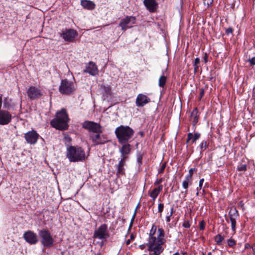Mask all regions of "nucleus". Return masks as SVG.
Instances as JSON below:
<instances>
[{
    "label": "nucleus",
    "mask_w": 255,
    "mask_h": 255,
    "mask_svg": "<svg viewBox=\"0 0 255 255\" xmlns=\"http://www.w3.org/2000/svg\"><path fill=\"white\" fill-rule=\"evenodd\" d=\"M194 72L196 73L199 69L198 65L193 64Z\"/></svg>",
    "instance_id": "864d4df0"
},
{
    "label": "nucleus",
    "mask_w": 255,
    "mask_h": 255,
    "mask_svg": "<svg viewBox=\"0 0 255 255\" xmlns=\"http://www.w3.org/2000/svg\"><path fill=\"white\" fill-rule=\"evenodd\" d=\"M76 90L75 84L67 79H63L61 81L59 87V92L66 95H69L73 93Z\"/></svg>",
    "instance_id": "39448f33"
},
{
    "label": "nucleus",
    "mask_w": 255,
    "mask_h": 255,
    "mask_svg": "<svg viewBox=\"0 0 255 255\" xmlns=\"http://www.w3.org/2000/svg\"><path fill=\"white\" fill-rule=\"evenodd\" d=\"M143 3L150 12H155L158 8V3L156 0H144Z\"/></svg>",
    "instance_id": "aec40b11"
},
{
    "label": "nucleus",
    "mask_w": 255,
    "mask_h": 255,
    "mask_svg": "<svg viewBox=\"0 0 255 255\" xmlns=\"http://www.w3.org/2000/svg\"><path fill=\"white\" fill-rule=\"evenodd\" d=\"M6 99L5 98L4 99V107L5 108H6Z\"/></svg>",
    "instance_id": "052dcab7"
},
{
    "label": "nucleus",
    "mask_w": 255,
    "mask_h": 255,
    "mask_svg": "<svg viewBox=\"0 0 255 255\" xmlns=\"http://www.w3.org/2000/svg\"><path fill=\"white\" fill-rule=\"evenodd\" d=\"M201 134L199 132H195L194 134H192L191 132H189L187 134V138L186 139V143H188L190 141L192 143H195L197 140H198L200 137Z\"/></svg>",
    "instance_id": "b1692460"
},
{
    "label": "nucleus",
    "mask_w": 255,
    "mask_h": 255,
    "mask_svg": "<svg viewBox=\"0 0 255 255\" xmlns=\"http://www.w3.org/2000/svg\"><path fill=\"white\" fill-rule=\"evenodd\" d=\"M38 234L41 238V243L44 247L50 248L53 246L54 240L48 230H41L39 231Z\"/></svg>",
    "instance_id": "423d86ee"
},
{
    "label": "nucleus",
    "mask_w": 255,
    "mask_h": 255,
    "mask_svg": "<svg viewBox=\"0 0 255 255\" xmlns=\"http://www.w3.org/2000/svg\"><path fill=\"white\" fill-rule=\"evenodd\" d=\"M192 176L191 174H188L186 176L184 180L187 181V182H192Z\"/></svg>",
    "instance_id": "c03bdc74"
},
{
    "label": "nucleus",
    "mask_w": 255,
    "mask_h": 255,
    "mask_svg": "<svg viewBox=\"0 0 255 255\" xmlns=\"http://www.w3.org/2000/svg\"><path fill=\"white\" fill-rule=\"evenodd\" d=\"M39 136V134L34 130L28 131L24 135L26 141L30 144H35L37 141Z\"/></svg>",
    "instance_id": "f3484780"
},
{
    "label": "nucleus",
    "mask_w": 255,
    "mask_h": 255,
    "mask_svg": "<svg viewBox=\"0 0 255 255\" xmlns=\"http://www.w3.org/2000/svg\"><path fill=\"white\" fill-rule=\"evenodd\" d=\"M150 255H151V254H150Z\"/></svg>",
    "instance_id": "338daca9"
},
{
    "label": "nucleus",
    "mask_w": 255,
    "mask_h": 255,
    "mask_svg": "<svg viewBox=\"0 0 255 255\" xmlns=\"http://www.w3.org/2000/svg\"><path fill=\"white\" fill-rule=\"evenodd\" d=\"M208 54L207 53H205L203 56V60L205 63H207V62H208Z\"/></svg>",
    "instance_id": "8fccbe9b"
},
{
    "label": "nucleus",
    "mask_w": 255,
    "mask_h": 255,
    "mask_svg": "<svg viewBox=\"0 0 255 255\" xmlns=\"http://www.w3.org/2000/svg\"><path fill=\"white\" fill-rule=\"evenodd\" d=\"M202 255H205V254L204 253H203Z\"/></svg>",
    "instance_id": "69168bd1"
},
{
    "label": "nucleus",
    "mask_w": 255,
    "mask_h": 255,
    "mask_svg": "<svg viewBox=\"0 0 255 255\" xmlns=\"http://www.w3.org/2000/svg\"><path fill=\"white\" fill-rule=\"evenodd\" d=\"M82 127L92 133L102 132L103 128L100 124L93 121H85L82 124Z\"/></svg>",
    "instance_id": "0eeeda50"
},
{
    "label": "nucleus",
    "mask_w": 255,
    "mask_h": 255,
    "mask_svg": "<svg viewBox=\"0 0 255 255\" xmlns=\"http://www.w3.org/2000/svg\"><path fill=\"white\" fill-rule=\"evenodd\" d=\"M66 157L70 162H83L86 158L84 150L79 146L71 145L67 149Z\"/></svg>",
    "instance_id": "7ed1b4c3"
},
{
    "label": "nucleus",
    "mask_w": 255,
    "mask_h": 255,
    "mask_svg": "<svg viewBox=\"0 0 255 255\" xmlns=\"http://www.w3.org/2000/svg\"><path fill=\"white\" fill-rule=\"evenodd\" d=\"M204 95V90L203 88L200 89L199 99L201 100Z\"/></svg>",
    "instance_id": "49530a36"
},
{
    "label": "nucleus",
    "mask_w": 255,
    "mask_h": 255,
    "mask_svg": "<svg viewBox=\"0 0 255 255\" xmlns=\"http://www.w3.org/2000/svg\"><path fill=\"white\" fill-rule=\"evenodd\" d=\"M247 169V166L246 164H241L237 167V170L239 171H245Z\"/></svg>",
    "instance_id": "2f4dec72"
},
{
    "label": "nucleus",
    "mask_w": 255,
    "mask_h": 255,
    "mask_svg": "<svg viewBox=\"0 0 255 255\" xmlns=\"http://www.w3.org/2000/svg\"><path fill=\"white\" fill-rule=\"evenodd\" d=\"M156 226L153 225L149 232L148 242L146 243V246L149 252L151 251V248L153 247V245H155L156 242V237L154 236V235L156 232Z\"/></svg>",
    "instance_id": "2eb2a0df"
},
{
    "label": "nucleus",
    "mask_w": 255,
    "mask_h": 255,
    "mask_svg": "<svg viewBox=\"0 0 255 255\" xmlns=\"http://www.w3.org/2000/svg\"><path fill=\"white\" fill-rule=\"evenodd\" d=\"M163 178H161L159 179H157L154 183V185H157L160 184L163 181Z\"/></svg>",
    "instance_id": "09e8293b"
},
{
    "label": "nucleus",
    "mask_w": 255,
    "mask_h": 255,
    "mask_svg": "<svg viewBox=\"0 0 255 255\" xmlns=\"http://www.w3.org/2000/svg\"><path fill=\"white\" fill-rule=\"evenodd\" d=\"M252 250H253V251L254 252V255H255V245L252 246Z\"/></svg>",
    "instance_id": "13d9d810"
},
{
    "label": "nucleus",
    "mask_w": 255,
    "mask_h": 255,
    "mask_svg": "<svg viewBox=\"0 0 255 255\" xmlns=\"http://www.w3.org/2000/svg\"><path fill=\"white\" fill-rule=\"evenodd\" d=\"M145 247V245H140L139 246V248L141 249V250H143L144 248Z\"/></svg>",
    "instance_id": "bf43d9fd"
},
{
    "label": "nucleus",
    "mask_w": 255,
    "mask_h": 255,
    "mask_svg": "<svg viewBox=\"0 0 255 255\" xmlns=\"http://www.w3.org/2000/svg\"><path fill=\"white\" fill-rule=\"evenodd\" d=\"M26 93L28 98L32 100L38 99L43 95L41 90L33 86L29 87Z\"/></svg>",
    "instance_id": "f8f14e48"
},
{
    "label": "nucleus",
    "mask_w": 255,
    "mask_h": 255,
    "mask_svg": "<svg viewBox=\"0 0 255 255\" xmlns=\"http://www.w3.org/2000/svg\"><path fill=\"white\" fill-rule=\"evenodd\" d=\"M204 178H202L200 180L199 183V187H198L197 188V191H198L199 190H201V189L202 188V187L203 183H204Z\"/></svg>",
    "instance_id": "79ce46f5"
},
{
    "label": "nucleus",
    "mask_w": 255,
    "mask_h": 255,
    "mask_svg": "<svg viewBox=\"0 0 255 255\" xmlns=\"http://www.w3.org/2000/svg\"><path fill=\"white\" fill-rule=\"evenodd\" d=\"M183 227L185 228H189L190 227V224L189 221H185L182 225Z\"/></svg>",
    "instance_id": "a18cd8bd"
},
{
    "label": "nucleus",
    "mask_w": 255,
    "mask_h": 255,
    "mask_svg": "<svg viewBox=\"0 0 255 255\" xmlns=\"http://www.w3.org/2000/svg\"><path fill=\"white\" fill-rule=\"evenodd\" d=\"M23 238L27 243L30 245H35L38 241L37 235L31 231L25 232L23 234Z\"/></svg>",
    "instance_id": "dca6fc26"
},
{
    "label": "nucleus",
    "mask_w": 255,
    "mask_h": 255,
    "mask_svg": "<svg viewBox=\"0 0 255 255\" xmlns=\"http://www.w3.org/2000/svg\"><path fill=\"white\" fill-rule=\"evenodd\" d=\"M136 161L138 165V167H140L142 163L143 155L138 152L136 155Z\"/></svg>",
    "instance_id": "cd10ccee"
},
{
    "label": "nucleus",
    "mask_w": 255,
    "mask_h": 255,
    "mask_svg": "<svg viewBox=\"0 0 255 255\" xmlns=\"http://www.w3.org/2000/svg\"><path fill=\"white\" fill-rule=\"evenodd\" d=\"M181 194L183 195L184 197H185L187 194V190H186L185 191H182Z\"/></svg>",
    "instance_id": "4d7b16f0"
},
{
    "label": "nucleus",
    "mask_w": 255,
    "mask_h": 255,
    "mask_svg": "<svg viewBox=\"0 0 255 255\" xmlns=\"http://www.w3.org/2000/svg\"><path fill=\"white\" fill-rule=\"evenodd\" d=\"M166 167V163H164L161 165L160 168L158 170V174H161L163 172L164 170H165V168Z\"/></svg>",
    "instance_id": "58836bf2"
},
{
    "label": "nucleus",
    "mask_w": 255,
    "mask_h": 255,
    "mask_svg": "<svg viewBox=\"0 0 255 255\" xmlns=\"http://www.w3.org/2000/svg\"><path fill=\"white\" fill-rule=\"evenodd\" d=\"M173 208L170 209V212L169 215H167L166 217V221L167 223H169L170 221V217L173 215Z\"/></svg>",
    "instance_id": "c9c22d12"
},
{
    "label": "nucleus",
    "mask_w": 255,
    "mask_h": 255,
    "mask_svg": "<svg viewBox=\"0 0 255 255\" xmlns=\"http://www.w3.org/2000/svg\"><path fill=\"white\" fill-rule=\"evenodd\" d=\"M115 133L119 143H125L132 141L134 131L128 126L121 125L115 129Z\"/></svg>",
    "instance_id": "f257e3e1"
},
{
    "label": "nucleus",
    "mask_w": 255,
    "mask_h": 255,
    "mask_svg": "<svg viewBox=\"0 0 255 255\" xmlns=\"http://www.w3.org/2000/svg\"><path fill=\"white\" fill-rule=\"evenodd\" d=\"M158 235L156 238V242L155 245L151 248V251L152 252L153 255H160L164 251L162 245L165 244V240L164 239L165 232L162 228H158L157 230Z\"/></svg>",
    "instance_id": "20e7f679"
},
{
    "label": "nucleus",
    "mask_w": 255,
    "mask_h": 255,
    "mask_svg": "<svg viewBox=\"0 0 255 255\" xmlns=\"http://www.w3.org/2000/svg\"><path fill=\"white\" fill-rule=\"evenodd\" d=\"M209 142L206 140H203L200 143L198 148L200 149V152L202 153L204 150H205L209 145Z\"/></svg>",
    "instance_id": "bb28decb"
},
{
    "label": "nucleus",
    "mask_w": 255,
    "mask_h": 255,
    "mask_svg": "<svg viewBox=\"0 0 255 255\" xmlns=\"http://www.w3.org/2000/svg\"><path fill=\"white\" fill-rule=\"evenodd\" d=\"M129 143H120L122 145V146L119 148L121 158L128 160V155L130 154L132 149V145Z\"/></svg>",
    "instance_id": "ddd939ff"
},
{
    "label": "nucleus",
    "mask_w": 255,
    "mask_h": 255,
    "mask_svg": "<svg viewBox=\"0 0 255 255\" xmlns=\"http://www.w3.org/2000/svg\"><path fill=\"white\" fill-rule=\"evenodd\" d=\"M213 0H203V3L205 5H207V7L211 6L213 4Z\"/></svg>",
    "instance_id": "e433bc0d"
},
{
    "label": "nucleus",
    "mask_w": 255,
    "mask_h": 255,
    "mask_svg": "<svg viewBox=\"0 0 255 255\" xmlns=\"http://www.w3.org/2000/svg\"><path fill=\"white\" fill-rule=\"evenodd\" d=\"M228 245L230 247H233L236 245V242L235 240L230 238L227 241Z\"/></svg>",
    "instance_id": "7c9ffc66"
},
{
    "label": "nucleus",
    "mask_w": 255,
    "mask_h": 255,
    "mask_svg": "<svg viewBox=\"0 0 255 255\" xmlns=\"http://www.w3.org/2000/svg\"><path fill=\"white\" fill-rule=\"evenodd\" d=\"M139 204H140V203L139 202L135 209V211H134V214L132 217V218H131V221H130V225H129V228L131 227L132 226V224H133V222L135 219V216H136V210H137V208L139 207Z\"/></svg>",
    "instance_id": "473e14b6"
},
{
    "label": "nucleus",
    "mask_w": 255,
    "mask_h": 255,
    "mask_svg": "<svg viewBox=\"0 0 255 255\" xmlns=\"http://www.w3.org/2000/svg\"><path fill=\"white\" fill-rule=\"evenodd\" d=\"M164 209V204L162 203H160L158 206V212L160 213L159 217H161L162 216V212Z\"/></svg>",
    "instance_id": "f704fd0d"
},
{
    "label": "nucleus",
    "mask_w": 255,
    "mask_h": 255,
    "mask_svg": "<svg viewBox=\"0 0 255 255\" xmlns=\"http://www.w3.org/2000/svg\"><path fill=\"white\" fill-rule=\"evenodd\" d=\"M104 91H105V94L107 95H111V88L109 86H104Z\"/></svg>",
    "instance_id": "4c0bfd02"
},
{
    "label": "nucleus",
    "mask_w": 255,
    "mask_h": 255,
    "mask_svg": "<svg viewBox=\"0 0 255 255\" xmlns=\"http://www.w3.org/2000/svg\"><path fill=\"white\" fill-rule=\"evenodd\" d=\"M215 240L218 245H220L224 240V237L219 234L215 237Z\"/></svg>",
    "instance_id": "c756f323"
},
{
    "label": "nucleus",
    "mask_w": 255,
    "mask_h": 255,
    "mask_svg": "<svg viewBox=\"0 0 255 255\" xmlns=\"http://www.w3.org/2000/svg\"><path fill=\"white\" fill-rule=\"evenodd\" d=\"M159 194V192L157 191V190L155 188H154L152 191L149 193V196L150 197L152 198L153 200H155V199L158 196V194Z\"/></svg>",
    "instance_id": "c85d7f7f"
},
{
    "label": "nucleus",
    "mask_w": 255,
    "mask_h": 255,
    "mask_svg": "<svg viewBox=\"0 0 255 255\" xmlns=\"http://www.w3.org/2000/svg\"><path fill=\"white\" fill-rule=\"evenodd\" d=\"M212 254V253L211 252H209L208 253V255H211Z\"/></svg>",
    "instance_id": "0e129e2a"
},
{
    "label": "nucleus",
    "mask_w": 255,
    "mask_h": 255,
    "mask_svg": "<svg viewBox=\"0 0 255 255\" xmlns=\"http://www.w3.org/2000/svg\"><path fill=\"white\" fill-rule=\"evenodd\" d=\"M192 184V182H187V181L184 180L182 182V186L184 189L187 190L189 185Z\"/></svg>",
    "instance_id": "72a5a7b5"
},
{
    "label": "nucleus",
    "mask_w": 255,
    "mask_h": 255,
    "mask_svg": "<svg viewBox=\"0 0 255 255\" xmlns=\"http://www.w3.org/2000/svg\"><path fill=\"white\" fill-rule=\"evenodd\" d=\"M81 4L83 8L88 10H93L96 7L95 3L90 0H81Z\"/></svg>",
    "instance_id": "5701e85b"
},
{
    "label": "nucleus",
    "mask_w": 255,
    "mask_h": 255,
    "mask_svg": "<svg viewBox=\"0 0 255 255\" xmlns=\"http://www.w3.org/2000/svg\"><path fill=\"white\" fill-rule=\"evenodd\" d=\"M109 236L108 226L106 224H102L97 230L95 231L93 235V238L100 240L106 239Z\"/></svg>",
    "instance_id": "9b49d317"
},
{
    "label": "nucleus",
    "mask_w": 255,
    "mask_h": 255,
    "mask_svg": "<svg viewBox=\"0 0 255 255\" xmlns=\"http://www.w3.org/2000/svg\"><path fill=\"white\" fill-rule=\"evenodd\" d=\"M84 73H89L92 76H95L98 74V70L96 64L93 62H89L86 69L83 71Z\"/></svg>",
    "instance_id": "4be33fe9"
},
{
    "label": "nucleus",
    "mask_w": 255,
    "mask_h": 255,
    "mask_svg": "<svg viewBox=\"0 0 255 255\" xmlns=\"http://www.w3.org/2000/svg\"><path fill=\"white\" fill-rule=\"evenodd\" d=\"M249 246H250V245H249V244H246V245H245V247H246V248H248V247H249Z\"/></svg>",
    "instance_id": "e2e57ef3"
},
{
    "label": "nucleus",
    "mask_w": 255,
    "mask_h": 255,
    "mask_svg": "<svg viewBox=\"0 0 255 255\" xmlns=\"http://www.w3.org/2000/svg\"><path fill=\"white\" fill-rule=\"evenodd\" d=\"M102 132H96L89 135L90 139L94 145L104 144L109 141L106 135L102 134Z\"/></svg>",
    "instance_id": "1a4fd4ad"
},
{
    "label": "nucleus",
    "mask_w": 255,
    "mask_h": 255,
    "mask_svg": "<svg viewBox=\"0 0 255 255\" xmlns=\"http://www.w3.org/2000/svg\"><path fill=\"white\" fill-rule=\"evenodd\" d=\"M126 159L121 158L118 164L115 165L116 170V175L118 177L125 175V169L124 168L126 165Z\"/></svg>",
    "instance_id": "412c9836"
},
{
    "label": "nucleus",
    "mask_w": 255,
    "mask_h": 255,
    "mask_svg": "<svg viewBox=\"0 0 255 255\" xmlns=\"http://www.w3.org/2000/svg\"><path fill=\"white\" fill-rule=\"evenodd\" d=\"M205 227V223L204 221H201L199 223V228L201 230H203Z\"/></svg>",
    "instance_id": "a19ab883"
},
{
    "label": "nucleus",
    "mask_w": 255,
    "mask_h": 255,
    "mask_svg": "<svg viewBox=\"0 0 255 255\" xmlns=\"http://www.w3.org/2000/svg\"><path fill=\"white\" fill-rule=\"evenodd\" d=\"M163 74L160 76L158 80V86L160 88H164L167 82V77L164 75V72L162 71Z\"/></svg>",
    "instance_id": "a878e982"
},
{
    "label": "nucleus",
    "mask_w": 255,
    "mask_h": 255,
    "mask_svg": "<svg viewBox=\"0 0 255 255\" xmlns=\"http://www.w3.org/2000/svg\"><path fill=\"white\" fill-rule=\"evenodd\" d=\"M229 219L231 223V229L235 233L236 229V220L239 218V214L236 208H231L229 212Z\"/></svg>",
    "instance_id": "4468645a"
},
{
    "label": "nucleus",
    "mask_w": 255,
    "mask_h": 255,
    "mask_svg": "<svg viewBox=\"0 0 255 255\" xmlns=\"http://www.w3.org/2000/svg\"><path fill=\"white\" fill-rule=\"evenodd\" d=\"M59 35L65 41L67 42H73L75 38L78 36V32L73 29H66L61 32L59 33Z\"/></svg>",
    "instance_id": "9d476101"
},
{
    "label": "nucleus",
    "mask_w": 255,
    "mask_h": 255,
    "mask_svg": "<svg viewBox=\"0 0 255 255\" xmlns=\"http://www.w3.org/2000/svg\"><path fill=\"white\" fill-rule=\"evenodd\" d=\"M69 121L66 109H62L56 113L55 118L51 121L50 124L52 127L57 129L65 130L69 127L68 124Z\"/></svg>",
    "instance_id": "f03ea898"
},
{
    "label": "nucleus",
    "mask_w": 255,
    "mask_h": 255,
    "mask_svg": "<svg viewBox=\"0 0 255 255\" xmlns=\"http://www.w3.org/2000/svg\"><path fill=\"white\" fill-rule=\"evenodd\" d=\"M136 18L134 16H126L122 18L119 24L123 31L133 27V25L136 23Z\"/></svg>",
    "instance_id": "6e6552de"
},
{
    "label": "nucleus",
    "mask_w": 255,
    "mask_h": 255,
    "mask_svg": "<svg viewBox=\"0 0 255 255\" xmlns=\"http://www.w3.org/2000/svg\"><path fill=\"white\" fill-rule=\"evenodd\" d=\"M134 238H135V237L133 235V234H131L130 236V239H128V240L126 241V245H129L131 241L133 240L134 239Z\"/></svg>",
    "instance_id": "ea45409f"
},
{
    "label": "nucleus",
    "mask_w": 255,
    "mask_h": 255,
    "mask_svg": "<svg viewBox=\"0 0 255 255\" xmlns=\"http://www.w3.org/2000/svg\"><path fill=\"white\" fill-rule=\"evenodd\" d=\"M200 63V59L198 57L195 58L194 63L193 64L198 65Z\"/></svg>",
    "instance_id": "603ef678"
},
{
    "label": "nucleus",
    "mask_w": 255,
    "mask_h": 255,
    "mask_svg": "<svg viewBox=\"0 0 255 255\" xmlns=\"http://www.w3.org/2000/svg\"><path fill=\"white\" fill-rule=\"evenodd\" d=\"M150 102V99L147 96L142 94H139L136 99L135 104L138 107H143Z\"/></svg>",
    "instance_id": "6ab92c4d"
},
{
    "label": "nucleus",
    "mask_w": 255,
    "mask_h": 255,
    "mask_svg": "<svg viewBox=\"0 0 255 255\" xmlns=\"http://www.w3.org/2000/svg\"><path fill=\"white\" fill-rule=\"evenodd\" d=\"M233 32V29L232 27H229L226 29L225 32L227 35H229L230 34H232Z\"/></svg>",
    "instance_id": "37998d69"
},
{
    "label": "nucleus",
    "mask_w": 255,
    "mask_h": 255,
    "mask_svg": "<svg viewBox=\"0 0 255 255\" xmlns=\"http://www.w3.org/2000/svg\"><path fill=\"white\" fill-rule=\"evenodd\" d=\"M196 170H197V169L195 168H191V169H190V170L189 171L188 174H191L192 176L193 172L196 171Z\"/></svg>",
    "instance_id": "3c124183"
},
{
    "label": "nucleus",
    "mask_w": 255,
    "mask_h": 255,
    "mask_svg": "<svg viewBox=\"0 0 255 255\" xmlns=\"http://www.w3.org/2000/svg\"><path fill=\"white\" fill-rule=\"evenodd\" d=\"M172 255H180V254L178 252H176V253L173 254Z\"/></svg>",
    "instance_id": "680f3d73"
},
{
    "label": "nucleus",
    "mask_w": 255,
    "mask_h": 255,
    "mask_svg": "<svg viewBox=\"0 0 255 255\" xmlns=\"http://www.w3.org/2000/svg\"><path fill=\"white\" fill-rule=\"evenodd\" d=\"M248 61L251 65H255V56L251 59H249Z\"/></svg>",
    "instance_id": "de8ad7c7"
},
{
    "label": "nucleus",
    "mask_w": 255,
    "mask_h": 255,
    "mask_svg": "<svg viewBox=\"0 0 255 255\" xmlns=\"http://www.w3.org/2000/svg\"><path fill=\"white\" fill-rule=\"evenodd\" d=\"M11 121V115L7 111H0V125H5Z\"/></svg>",
    "instance_id": "a211bd4d"
},
{
    "label": "nucleus",
    "mask_w": 255,
    "mask_h": 255,
    "mask_svg": "<svg viewBox=\"0 0 255 255\" xmlns=\"http://www.w3.org/2000/svg\"><path fill=\"white\" fill-rule=\"evenodd\" d=\"M191 117L192 118V122L193 126L197 124L199 120L198 110L197 108H194V109L191 113Z\"/></svg>",
    "instance_id": "393cba45"
},
{
    "label": "nucleus",
    "mask_w": 255,
    "mask_h": 255,
    "mask_svg": "<svg viewBox=\"0 0 255 255\" xmlns=\"http://www.w3.org/2000/svg\"><path fill=\"white\" fill-rule=\"evenodd\" d=\"M2 95L0 94V111H2L1 110V106H2Z\"/></svg>",
    "instance_id": "6e6d98bb"
},
{
    "label": "nucleus",
    "mask_w": 255,
    "mask_h": 255,
    "mask_svg": "<svg viewBox=\"0 0 255 255\" xmlns=\"http://www.w3.org/2000/svg\"><path fill=\"white\" fill-rule=\"evenodd\" d=\"M159 193L162 190L163 185H160L157 188H155Z\"/></svg>",
    "instance_id": "5fc2aeb1"
}]
</instances>
